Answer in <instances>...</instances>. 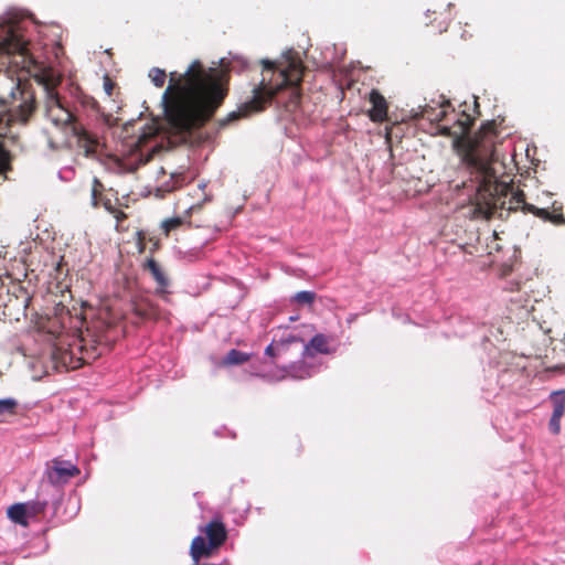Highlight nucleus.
<instances>
[{"label":"nucleus","instance_id":"nucleus-1","mask_svg":"<svg viewBox=\"0 0 565 565\" xmlns=\"http://www.w3.org/2000/svg\"><path fill=\"white\" fill-rule=\"evenodd\" d=\"M36 23L30 13L9 10L0 18V73L10 79L8 97L0 96V183L8 179L10 156L2 138L12 124H25L35 109V94L25 81L34 77L45 95V116L57 128L71 127L85 156H94L100 140L85 127L84 121L97 114L95 99L74 85L57 89L62 75L35 53L31 38Z\"/></svg>","mask_w":565,"mask_h":565},{"label":"nucleus","instance_id":"nucleus-2","mask_svg":"<svg viewBox=\"0 0 565 565\" xmlns=\"http://www.w3.org/2000/svg\"><path fill=\"white\" fill-rule=\"evenodd\" d=\"M221 70L205 68L194 60L184 73L171 72L170 85L162 95L164 119L162 130L185 142L192 131L207 121L226 96L225 73H241L248 62L239 55L228 54L218 61Z\"/></svg>","mask_w":565,"mask_h":565},{"label":"nucleus","instance_id":"nucleus-3","mask_svg":"<svg viewBox=\"0 0 565 565\" xmlns=\"http://www.w3.org/2000/svg\"><path fill=\"white\" fill-rule=\"evenodd\" d=\"M279 63L263 58V78L254 85L250 95L243 102L237 110L230 113L218 121L221 128L243 117L262 111L265 106L275 102L277 106L285 107L286 111L296 120L298 113H303V97L300 93L303 70L300 57L288 50L282 53Z\"/></svg>","mask_w":565,"mask_h":565},{"label":"nucleus","instance_id":"nucleus-4","mask_svg":"<svg viewBox=\"0 0 565 565\" xmlns=\"http://www.w3.org/2000/svg\"><path fill=\"white\" fill-rule=\"evenodd\" d=\"M494 137V121H488L475 138L468 140L461 152V166L477 191L491 192L492 184L497 183L495 170L491 166ZM498 190L499 185L494 184V191Z\"/></svg>","mask_w":565,"mask_h":565},{"label":"nucleus","instance_id":"nucleus-5","mask_svg":"<svg viewBox=\"0 0 565 565\" xmlns=\"http://www.w3.org/2000/svg\"><path fill=\"white\" fill-rule=\"evenodd\" d=\"M160 149L161 145L147 138L145 134L130 137L121 143L119 154L113 158L111 169L120 174L134 172Z\"/></svg>","mask_w":565,"mask_h":565},{"label":"nucleus","instance_id":"nucleus-6","mask_svg":"<svg viewBox=\"0 0 565 565\" xmlns=\"http://www.w3.org/2000/svg\"><path fill=\"white\" fill-rule=\"evenodd\" d=\"M78 473V467L72 463L71 460H64L57 457L46 463L42 478L51 484L63 489V487Z\"/></svg>","mask_w":565,"mask_h":565},{"label":"nucleus","instance_id":"nucleus-7","mask_svg":"<svg viewBox=\"0 0 565 565\" xmlns=\"http://www.w3.org/2000/svg\"><path fill=\"white\" fill-rule=\"evenodd\" d=\"M63 497V489L51 484L43 478L41 479L35 498L50 510V515L52 518L57 515Z\"/></svg>","mask_w":565,"mask_h":565},{"label":"nucleus","instance_id":"nucleus-8","mask_svg":"<svg viewBox=\"0 0 565 565\" xmlns=\"http://www.w3.org/2000/svg\"><path fill=\"white\" fill-rule=\"evenodd\" d=\"M306 359L301 356L300 360L281 366L280 379L305 380L313 376L318 372V366L306 362Z\"/></svg>","mask_w":565,"mask_h":565},{"label":"nucleus","instance_id":"nucleus-9","mask_svg":"<svg viewBox=\"0 0 565 565\" xmlns=\"http://www.w3.org/2000/svg\"><path fill=\"white\" fill-rule=\"evenodd\" d=\"M550 397L553 413L548 422V429L552 434L557 435L561 431V418L565 412V391L552 392Z\"/></svg>","mask_w":565,"mask_h":565},{"label":"nucleus","instance_id":"nucleus-10","mask_svg":"<svg viewBox=\"0 0 565 565\" xmlns=\"http://www.w3.org/2000/svg\"><path fill=\"white\" fill-rule=\"evenodd\" d=\"M202 533H205L206 540L210 542L209 546L218 548L227 539V531L225 525L220 520L210 521L204 527H200Z\"/></svg>","mask_w":565,"mask_h":565},{"label":"nucleus","instance_id":"nucleus-11","mask_svg":"<svg viewBox=\"0 0 565 565\" xmlns=\"http://www.w3.org/2000/svg\"><path fill=\"white\" fill-rule=\"evenodd\" d=\"M520 205H522V209L524 212L533 213L534 215L547 220L550 218V213L545 209H539L532 204H529L524 201V194L522 191H518L512 194L509 201L508 210H516Z\"/></svg>","mask_w":565,"mask_h":565},{"label":"nucleus","instance_id":"nucleus-12","mask_svg":"<svg viewBox=\"0 0 565 565\" xmlns=\"http://www.w3.org/2000/svg\"><path fill=\"white\" fill-rule=\"evenodd\" d=\"M315 352L321 354L330 353L328 348L327 337L322 333L315 334L308 343H306L301 351L302 358H312Z\"/></svg>","mask_w":565,"mask_h":565},{"label":"nucleus","instance_id":"nucleus-13","mask_svg":"<svg viewBox=\"0 0 565 565\" xmlns=\"http://www.w3.org/2000/svg\"><path fill=\"white\" fill-rule=\"evenodd\" d=\"M370 102L372 108L369 110L370 118L373 121H382L387 116V104L385 98L376 90L370 94Z\"/></svg>","mask_w":565,"mask_h":565},{"label":"nucleus","instance_id":"nucleus-14","mask_svg":"<svg viewBox=\"0 0 565 565\" xmlns=\"http://www.w3.org/2000/svg\"><path fill=\"white\" fill-rule=\"evenodd\" d=\"M210 542L201 534L196 535L190 546V556L193 562H200L202 557H209L212 555L214 546H209Z\"/></svg>","mask_w":565,"mask_h":565},{"label":"nucleus","instance_id":"nucleus-15","mask_svg":"<svg viewBox=\"0 0 565 565\" xmlns=\"http://www.w3.org/2000/svg\"><path fill=\"white\" fill-rule=\"evenodd\" d=\"M146 267L149 269L153 279L157 282L156 292L158 295L168 294L169 292L168 288H169L170 281H169L168 277L164 275V273L161 269V267L159 266V264L154 259L150 258L147 260Z\"/></svg>","mask_w":565,"mask_h":565},{"label":"nucleus","instance_id":"nucleus-16","mask_svg":"<svg viewBox=\"0 0 565 565\" xmlns=\"http://www.w3.org/2000/svg\"><path fill=\"white\" fill-rule=\"evenodd\" d=\"M185 181V177L183 173H172L170 179L168 181L162 182L157 189H156V196L157 198H164L167 193H170L178 188L182 186Z\"/></svg>","mask_w":565,"mask_h":565},{"label":"nucleus","instance_id":"nucleus-17","mask_svg":"<svg viewBox=\"0 0 565 565\" xmlns=\"http://www.w3.org/2000/svg\"><path fill=\"white\" fill-rule=\"evenodd\" d=\"M414 116L417 118L427 119L431 122H440L446 117V109L444 106H440L439 108H433L426 105L420 109V111L415 113Z\"/></svg>","mask_w":565,"mask_h":565},{"label":"nucleus","instance_id":"nucleus-18","mask_svg":"<svg viewBox=\"0 0 565 565\" xmlns=\"http://www.w3.org/2000/svg\"><path fill=\"white\" fill-rule=\"evenodd\" d=\"M8 516L11 519L14 523L20 525H28L29 524V514L25 509V504L23 502L14 503L8 509Z\"/></svg>","mask_w":565,"mask_h":565},{"label":"nucleus","instance_id":"nucleus-19","mask_svg":"<svg viewBox=\"0 0 565 565\" xmlns=\"http://www.w3.org/2000/svg\"><path fill=\"white\" fill-rule=\"evenodd\" d=\"M250 353L239 351L237 349H232L227 352V354L223 358V365H241L245 362L249 361Z\"/></svg>","mask_w":565,"mask_h":565},{"label":"nucleus","instance_id":"nucleus-20","mask_svg":"<svg viewBox=\"0 0 565 565\" xmlns=\"http://www.w3.org/2000/svg\"><path fill=\"white\" fill-rule=\"evenodd\" d=\"M302 340L298 335L288 334L286 338H281L279 341H276L275 349L277 352V356H282L289 350V347L292 343H299Z\"/></svg>","mask_w":565,"mask_h":565},{"label":"nucleus","instance_id":"nucleus-21","mask_svg":"<svg viewBox=\"0 0 565 565\" xmlns=\"http://www.w3.org/2000/svg\"><path fill=\"white\" fill-rule=\"evenodd\" d=\"M23 503L25 504V509L28 511L30 519L35 518L40 514L45 515L47 512H50V510L46 507H44L43 503H41L36 498Z\"/></svg>","mask_w":565,"mask_h":565},{"label":"nucleus","instance_id":"nucleus-22","mask_svg":"<svg viewBox=\"0 0 565 565\" xmlns=\"http://www.w3.org/2000/svg\"><path fill=\"white\" fill-rule=\"evenodd\" d=\"M18 405V401L13 397L0 398V416L15 414Z\"/></svg>","mask_w":565,"mask_h":565},{"label":"nucleus","instance_id":"nucleus-23","mask_svg":"<svg viewBox=\"0 0 565 565\" xmlns=\"http://www.w3.org/2000/svg\"><path fill=\"white\" fill-rule=\"evenodd\" d=\"M315 299L316 292L311 290H301L292 297V300L298 305H312Z\"/></svg>","mask_w":565,"mask_h":565},{"label":"nucleus","instance_id":"nucleus-24","mask_svg":"<svg viewBox=\"0 0 565 565\" xmlns=\"http://www.w3.org/2000/svg\"><path fill=\"white\" fill-rule=\"evenodd\" d=\"M149 77L156 87H162L166 82L167 74L159 67H152L149 72Z\"/></svg>","mask_w":565,"mask_h":565},{"label":"nucleus","instance_id":"nucleus-25","mask_svg":"<svg viewBox=\"0 0 565 565\" xmlns=\"http://www.w3.org/2000/svg\"><path fill=\"white\" fill-rule=\"evenodd\" d=\"M103 189H104V185L102 184V182L97 178H94L93 186H92V194H90L92 205L94 207H97L99 205V196L102 194Z\"/></svg>","mask_w":565,"mask_h":565},{"label":"nucleus","instance_id":"nucleus-26","mask_svg":"<svg viewBox=\"0 0 565 565\" xmlns=\"http://www.w3.org/2000/svg\"><path fill=\"white\" fill-rule=\"evenodd\" d=\"M183 222H184L183 217H180V216L168 218L162 222V227L164 228L166 232H170V231L179 227L180 225H182Z\"/></svg>","mask_w":565,"mask_h":565},{"label":"nucleus","instance_id":"nucleus-27","mask_svg":"<svg viewBox=\"0 0 565 565\" xmlns=\"http://www.w3.org/2000/svg\"><path fill=\"white\" fill-rule=\"evenodd\" d=\"M62 362L64 365L70 366L72 369H77L82 365V358H77L75 361L71 353H63Z\"/></svg>","mask_w":565,"mask_h":565},{"label":"nucleus","instance_id":"nucleus-28","mask_svg":"<svg viewBox=\"0 0 565 565\" xmlns=\"http://www.w3.org/2000/svg\"><path fill=\"white\" fill-rule=\"evenodd\" d=\"M74 169L72 167H64L58 171V178L62 181H71L74 178Z\"/></svg>","mask_w":565,"mask_h":565},{"label":"nucleus","instance_id":"nucleus-29","mask_svg":"<svg viewBox=\"0 0 565 565\" xmlns=\"http://www.w3.org/2000/svg\"><path fill=\"white\" fill-rule=\"evenodd\" d=\"M334 56L329 61L330 64H338L341 62L345 54V50L342 47H338L337 45H333Z\"/></svg>","mask_w":565,"mask_h":565},{"label":"nucleus","instance_id":"nucleus-30","mask_svg":"<svg viewBox=\"0 0 565 565\" xmlns=\"http://www.w3.org/2000/svg\"><path fill=\"white\" fill-rule=\"evenodd\" d=\"M212 200V196L211 195H205L203 201L199 204H194V205H191L186 209L185 211V217H190L191 213L194 211V210H198L202 206L203 203L205 202H210Z\"/></svg>","mask_w":565,"mask_h":565},{"label":"nucleus","instance_id":"nucleus-31","mask_svg":"<svg viewBox=\"0 0 565 565\" xmlns=\"http://www.w3.org/2000/svg\"><path fill=\"white\" fill-rule=\"evenodd\" d=\"M276 341H271L265 349V354L270 358H278L275 349Z\"/></svg>","mask_w":565,"mask_h":565},{"label":"nucleus","instance_id":"nucleus-32","mask_svg":"<svg viewBox=\"0 0 565 565\" xmlns=\"http://www.w3.org/2000/svg\"><path fill=\"white\" fill-rule=\"evenodd\" d=\"M185 255H186L189 260L194 262V260L199 259V257L201 255V250L200 249H193V250L188 252Z\"/></svg>","mask_w":565,"mask_h":565},{"label":"nucleus","instance_id":"nucleus-33","mask_svg":"<svg viewBox=\"0 0 565 565\" xmlns=\"http://www.w3.org/2000/svg\"><path fill=\"white\" fill-rule=\"evenodd\" d=\"M102 204L104 205V207L109 211V212H114V209H113V205H111V201L109 199H103L102 200Z\"/></svg>","mask_w":565,"mask_h":565},{"label":"nucleus","instance_id":"nucleus-34","mask_svg":"<svg viewBox=\"0 0 565 565\" xmlns=\"http://www.w3.org/2000/svg\"><path fill=\"white\" fill-rule=\"evenodd\" d=\"M111 84L110 83H105V89L108 94H110V90H111Z\"/></svg>","mask_w":565,"mask_h":565},{"label":"nucleus","instance_id":"nucleus-35","mask_svg":"<svg viewBox=\"0 0 565 565\" xmlns=\"http://www.w3.org/2000/svg\"><path fill=\"white\" fill-rule=\"evenodd\" d=\"M205 186H206V183H204V182L199 184V189L202 191H204Z\"/></svg>","mask_w":565,"mask_h":565},{"label":"nucleus","instance_id":"nucleus-36","mask_svg":"<svg viewBox=\"0 0 565 565\" xmlns=\"http://www.w3.org/2000/svg\"><path fill=\"white\" fill-rule=\"evenodd\" d=\"M461 132H466L467 128L463 122H460Z\"/></svg>","mask_w":565,"mask_h":565},{"label":"nucleus","instance_id":"nucleus-37","mask_svg":"<svg viewBox=\"0 0 565 565\" xmlns=\"http://www.w3.org/2000/svg\"><path fill=\"white\" fill-rule=\"evenodd\" d=\"M215 435H216V436H223V435L221 434V430H220V429H216V430H215Z\"/></svg>","mask_w":565,"mask_h":565},{"label":"nucleus","instance_id":"nucleus-38","mask_svg":"<svg viewBox=\"0 0 565 565\" xmlns=\"http://www.w3.org/2000/svg\"><path fill=\"white\" fill-rule=\"evenodd\" d=\"M443 128H444V130H446L447 132H449V127L444 126Z\"/></svg>","mask_w":565,"mask_h":565}]
</instances>
